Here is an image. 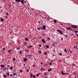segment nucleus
Returning a JSON list of instances; mask_svg holds the SVG:
<instances>
[{"instance_id": "nucleus-1", "label": "nucleus", "mask_w": 78, "mask_h": 78, "mask_svg": "<svg viewBox=\"0 0 78 78\" xmlns=\"http://www.w3.org/2000/svg\"><path fill=\"white\" fill-rule=\"evenodd\" d=\"M16 2H17L19 3V2H21L22 3L23 5L24 3L23 2H24V0H15Z\"/></svg>"}, {"instance_id": "nucleus-2", "label": "nucleus", "mask_w": 78, "mask_h": 78, "mask_svg": "<svg viewBox=\"0 0 78 78\" xmlns=\"http://www.w3.org/2000/svg\"><path fill=\"white\" fill-rule=\"evenodd\" d=\"M71 27L73 28H78V26L76 25H72L71 26Z\"/></svg>"}, {"instance_id": "nucleus-3", "label": "nucleus", "mask_w": 78, "mask_h": 78, "mask_svg": "<svg viewBox=\"0 0 78 78\" xmlns=\"http://www.w3.org/2000/svg\"><path fill=\"white\" fill-rule=\"evenodd\" d=\"M57 31H58L59 33H60L61 34H63V33H62V31L61 30H57Z\"/></svg>"}, {"instance_id": "nucleus-4", "label": "nucleus", "mask_w": 78, "mask_h": 78, "mask_svg": "<svg viewBox=\"0 0 78 78\" xmlns=\"http://www.w3.org/2000/svg\"><path fill=\"white\" fill-rule=\"evenodd\" d=\"M41 28H42L43 30H44L46 29V27L45 25L43 26V27H42Z\"/></svg>"}, {"instance_id": "nucleus-5", "label": "nucleus", "mask_w": 78, "mask_h": 78, "mask_svg": "<svg viewBox=\"0 0 78 78\" xmlns=\"http://www.w3.org/2000/svg\"><path fill=\"white\" fill-rule=\"evenodd\" d=\"M26 57H27V56H29L30 57H31L32 56H33V55H32V54H31L30 55H25Z\"/></svg>"}, {"instance_id": "nucleus-6", "label": "nucleus", "mask_w": 78, "mask_h": 78, "mask_svg": "<svg viewBox=\"0 0 78 78\" xmlns=\"http://www.w3.org/2000/svg\"><path fill=\"white\" fill-rule=\"evenodd\" d=\"M66 29L67 30H72V31H73V30L70 27H69L66 28Z\"/></svg>"}, {"instance_id": "nucleus-7", "label": "nucleus", "mask_w": 78, "mask_h": 78, "mask_svg": "<svg viewBox=\"0 0 78 78\" xmlns=\"http://www.w3.org/2000/svg\"><path fill=\"white\" fill-rule=\"evenodd\" d=\"M40 69H41L40 70L41 72H42V71H43V70H45V69H43V68H41Z\"/></svg>"}, {"instance_id": "nucleus-8", "label": "nucleus", "mask_w": 78, "mask_h": 78, "mask_svg": "<svg viewBox=\"0 0 78 78\" xmlns=\"http://www.w3.org/2000/svg\"><path fill=\"white\" fill-rule=\"evenodd\" d=\"M24 62H26V61H27V58H24Z\"/></svg>"}, {"instance_id": "nucleus-9", "label": "nucleus", "mask_w": 78, "mask_h": 78, "mask_svg": "<svg viewBox=\"0 0 78 78\" xmlns=\"http://www.w3.org/2000/svg\"><path fill=\"white\" fill-rule=\"evenodd\" d=\"M3 77L4 78H6V77H7V76H6V75L5 74H4L3 76Z\"/></svg>"}, {"instance_id": "nucleus-10", "label": "nucleus", "mask_w": 78, "mask_h": 78, "mask_svg": "<svg viewBox=\"0 0 78 78\" xmlns=\"http://www.w3.org/2000/svg\"><path fill=\"white\" fill-rule=\"evenodd\" d=\"M13 76H17V74L16 73H13Z\"/></svg>"}, {"instance_id": "nucleus-11", "label": "nucleus", "mask_w": 78, "mask_h": 78, "mask_svg": "<svg viewBox=\"0 0 78 78\" xmlns=\"http://www.w3.org/2000/svg\"><path fill=\"white\" fill-rule=\"evenodd\" d=\"M1 67H2V68H5V66L3 65H1Z\"/></svg>"}, {"instance_id": "nucleus-12", "label": "nucleus", "mask_w": 78, "mask_h": 78, "mask_svg": "<svg viewBox=\"0 0 78 78\" xmlns=\"http://www.w3.org/2000/svg\"><path fill=\"white\" fill-rule=\"evenodd\" d=\"M42 41L43 43H45V40H44V39H42Z\"/></svg>"}, {"instance_id": "nucleus-13", "label": "nucleus", "mask_w": 78, "mask_h": 78, "mask_svg": "<svg viewBox=\"0 0 78 78\" xmlns=\"http://www.w3.org/2000/svg\"><path fill=\"white\" fill-rule=\"evenodd\" d=\"M51 69H52V68H50V69H48V72H50L51 70Z\"/></svg>"}, {"instance_id": "nucleus-14", "label": "nucleus", "mask_w": 78, "mask_h": 78, "mask_svg": "<svg viewBox=\"0 0 78 78\" xmlns=\"http://www.w3.org/2000/svg\"><path fill=\"white\" fill-rule=\"evenodd\" d=\"M45 47H46L47 48H49V46L48 45H46Z\"/></svg>"}, {"instance_id": "nucleus-15", "label": "nucleus", "mask_w": 78, "mask_h": 78, "mask_svg": "<svg viewBox=\"0 0 78 78\" xmlns=\"http://www.w3.org/2000/svg\"><path fill=\"white\" fill-rule=\"evenodd\" d=\"M1 22H3V21H4V19L3 18L1 19Z\"/></svg>"}, {"instance_id": "nucleus-16", "label": "nucleus", "mask_w": 78, "mask_h": 78, "mask_svg": "<svg viewBox=\"0 0 78 78\" xmlns=\"http://www.w3.org/2000/svg\"><path fill=\"white\" fill-rule=\"evenodd\" d=\"M24 39L26 40V41H28V39L27 38H25Z\"/></svg>"}, {"instance_id": "nucleus-17", "label": "nucleus", "mask_w": 78, "mask_h": 78, "mask_svg": "<svg viewBox=\"0 0 78 78\" xmlns=\"http://www.w3.org/2000/svg\"><path fill=\"white\" fill-rule=\"evenodd\" d=\"M68 75V73H63V75Z\"/></svg>"}, {"instance_id": "nucleus-18", "label": "nucleus", "mask_w": 78, "mask_h": 78, "mask_svg": "<svg viewBox=\"0 0 78 78\" xmlns=\"http://www.w3.org/2000/svg\"><path fill=\"white\" fill-rule=\"evenodd\" d=\"M76 33H78V31L77 30H75L74 31Z\"/></svg>"}, {"instance_id": "nucleus-19", "label": "nucleus", "mask_w": 78, "mask_h": 78, "mask_svg": "<svg viewBox=\"0 0 78 78\" xmlns=\"http://www.w3.org/2000/svg\"><path fill=\"white\" fill-rule=\"evenodd\" d=\"M39 75H40V73H38V74H37V75H36V76H37V77H38Z\"/></svg>"}, {"instance_id": "nucleus-20", "label": "nucleus", "mask_w": 78, "mask_h": 78, "mask_svg": "<svg viewBox=\"0 0 78 78\" xmlns=\"http://www.w3.org/2000/svg\"><path fill=\"white\" fill-rule=\"evenodd\" d=\"M61 73H62V75H63V74H64V72L63 71H62L61 72Z\"/></svg>"}, {"instance_id": "nucleus-21", "label": "nucleus", "mask_w": 78, "mask_h": 78, "mask_svg": "<svg viewBox=\"0 0 78 78\" xmlns=\"http://www.w3.org/2000/svg\"><path fill=\"white\" fill-rule=\"evenodd\" d=\"M6 14L7 16H9V13H8V12H7L6 13Z\"/></svg>"}, {"instance_id": "nucleus-22", "label": "nucleus", "mask_w": 78, "mask_h": 78, "mask_svg": "<svg viewBox=\"0 0 78 78\" xmlns=\"http://www.w3.org/2000/svg\"><path fill=\"white\" fill-rule=\"evenodd\" d=\"M31 47H32V45H31L30 46L28 47L27 48H31Z\"/></svg>"}, {"instance_id": "nucleus-23", "label": "nucleus", "mask_w": 78, "mask_h": 78, "mask_svg": "<svg viewBox=\"0 0 78 78\" xmlns=\"http://www.w3.org/2000/svg\"><path fill=\"white\" fill-rule=\"evenodd\" d=\"M37 30H41V28L39 27H37Z\"/></svg>"}, {"instance_id": "nucleus-24", "label": "nucleus", "mask_w": 78, "mask_h": 78, "mask_svg": "<svg viewBox=\"0 0 78 78\" xmlns=\"http://www.w3.org/2000/svg\"><path fill=\"white\" fill-rule=\"evenodd\" d=\"M54 22L55 23H56V20H55Z\"/></svg>"}, {"instance_id": "nucleus-25", "label": "nucleus", "mask_w": 78, "mask_h": 78, "mask_svg": "<svg viewBox=\"0 0 78 78\" xmlns=\"http://www.w3.org/2000/svg\"><path fill=\"white\" fill-rule=\"evenodd\" d=\"M8 76H9V73H7Z\"/></svg>"}, {"instance_id": "nucleus-26", "label": "nucleus", "mask_w": 78, "mask_h": 78, "mask_svg": "<svg viewBox=\"0 0 78 78\" xmlns=\"http://www.w3.org/2000/svg\"><path fill=\"white\" fill-rule=\"evenodd\" d=\"M52 45L54 46V47H55V43H54L53 44H52Z\"/></svg>"}, {"instance_id": "nucleus-27", "label": "nucleus", "mask_w": 78, "mask_h": 78, "mask_svg": "<svg viewBox=\"0 0 78 78\" xmlns=\"http://www.w3.org/2000/svg\"><path fill=\"white\" fill-rule=\"evenodd\" d=\"M64 51L65 52H67V50H66V49H65L64 50Z\"/></svg>"}, {"instance_id": "nucleus-28", "label": "nucleus", "mask_w": 78, "mask_h": 78, "mask_svg": "<svg viewBox=\"0 0 78 78\" xmlns=\"http://www.w3.org/2000/svg\"><path fill=\"white\" fill-rule=\"evenodd\" d=\"M41 51H39L38 52V53H40V54H41Z\"/></svg>"}, {"instance_id": "nucleus-29", "label": "nucleus", "mask_w": 78, "mask_h": 78, "mask_svg": "<svg viewBox=\"0 0 78 78\" xmlns=\"http://www.w3.org/2000/svg\"><path fill=\"white\" fill-rule=\"evenodd\" d=\"M72 64V66H75V67L76 66V65L75 64H74L73 63Z\"/></svg>"}, {"instance_id": "nucleus-30", "label": "nucleus", "mask_w": 78, "mask_h": 78, "mask_svg": "<svg viewBox=\"0 0 78 78\" xmlns=\"http://www.w3.org/2000/svg\"><path fill=\"white\" fill-rule=\"evenodd\" d=\"M20 47H18L16 48V50H19V49H20Z\"/></svg>"}, {"instance_id": "nucleus-31", "label": "nucleus", "mask_w": 78, "mask_h": 78, "mask_svg": "<svg viewBox=\"0 0 78 78\" xmlns=\"http://www.w3.org/2000/svg\"><path fill=\"white\" fill-rule=\"evenodd\" d=\"M12 68H13V66H12V67L10 68V69L11 70H12Z\"/></svg>"}, {"instance_id": "nucleus-32", "label": "nucleus", "mask_w": 78, "mask_h": 78, "mask_svg": "<svg viewBox=\"0 0 78 78\" xmlns=\"http://www.w3.org/2000/svg\"><path fill=\"white\" fill-rule=\"evenodd\" d=\"M13 60V61H16V58H14Z\"/></svg>"}, {"instance_id": "nucleus-33", "label": "nucleus", "mask_w": 78, "mask_h": 78, "mask_svg": "<svg viewBox=\"0 0 78 78\" xmlns=\"http://www.w3.org/2000/svg\"><path fill=\"white\" fill-rule=\"evenodd\" d=\"M22 51H20V54H22Z\"/></svg>"}, {"instance_id": "nucleus-34", "label": "nucleus", "mask_w": 78, "mask_h": 78, "mask_svg": "<svg viewBox=\"0 0 78 78\" xmlns=\"http://www.w3.org/2000/svg\"><path fill=\"white\" fill-rule=\"evenodd\" d=\"M47 19L48 20H49L50 19V17H49V16L47 17Z\"/></svg>"}, {"instance_id": "nucleus-35", "label": "nucleus", "mask_w": 78, "mask_h": 78, "mask_svg": "<svg viewBox=\"0 0 78 78\" xmlns=\"http://www.w3.org/2000/svg\"><path fill=\"white\" fill-rule=\"evenodd\" d=\"M47 52H45L44 53V55H47Z\"/></svg>"}, {"instance_id": "nucleus-36", "label": "nucleus", "mask_w": 78, "mask_h": 78, "mask_svg": "<svg viewBox=\"0 0 78 78\" xmlns=\"http://www.w3.org/2000/svg\"><path fill=\"white\" fill-rule=\"evenodd\" d=\"M5 17L6 18V19H8V17L7 16H5Z\"/></svg>"}, {"instance_id": "nucleus-37", "label": "nucleus", "mask_w": 78, "mask_h": 78, "mask_svg": "<svg viewBox=\"0 0 78 78\" xmlns=\"http://www.w3.org/2000/svg\"><path fill=\"white\" fill-rule=\"evenodd\" d=\"M47 40H50V38H49V37H48Z\"/></svg>"}, {"instance_id": "nucleus-38", "label": "nucleus", "mask_w": 78, "mask_h": 78, "mask_svg": "<svg viewBox=\"0 0 78 78\" xmlns=\"http://www.w3.org/2000/svg\"><path fill=\"white\" fill-rule=\"evenodd\" d=\"M11 50H9L8 51V52L9 53H10V52H11Z\"/></svg>"}, {"instance_id": "nucleus-39", "label": "nucleus", "mask_w": 78, "mask_h": 78, "mask_svg": "<svg viewBox=\"0 0 78 78\" xmlns=\"http://www.w3.org/2000/svg\"><path fill=\"white\" fill-rule=\"evenodd\" d=\"M49 64H50V66H52V64H51V62H50Z\"/></svg>"}, {"instance_id": "nucleus-40", "label": "nucleus", "mask_w": 78, "mask_h": 78, "mask_svg": "<svg viewBox=\"0 0 78 78\" xmlns=\"http://www.w3.org/2000/svg\"><path fill=\"white\" fill-rule=\"evenodd\" d=\"M38 17H39V18H42V16H41L40 15L39 16H38Z\"/></svg>"}, {"instance_id": "nucleus-41", "label": "nucleus", "mask_w": 78, "mask_h": 78, "mask_svg": "<svg viewBox=\"0 0 78 78\" xmlns=\"http://www.w3.org/2000/svg\"><path fill=\"white\" fill-rule=\"evenodd\" d=\"M32 76L34 77V78H36V77H35V75H33Z\"/></svg>"}, {"instance_id": "nucleus-42", "label": "nucleus", "mask_w": 78, "mask_h": 78, "mask_svg": "<svg viewBox=\"0 0 78 78\" xmlns=\"http://www.w3.org/2000/svg\"><path fill=\"white\" fill-rule=\"evenodd\" d=\"M73 37H74V38H76V37H75V36L74 35V34H73Z\"/></svg>"}, {"instance_id": "nucleus-43", "label": "nucleus", "mask_w": 78, "mask_h": 78, "mask_svg": "<svg viewBox=\"0 0 78 78\" xmlns=\"http://www.w3.org/2000/svg\"><path fill=\"white\" fill-rule=\"evenodd\" d=\"M22 72H23L22 70H20V72H21V73H22Z\"/></svg>"}, {"instance_id": "nucleus-44", "label": "nucleus", "mask_w": 78, "mask_h": 78, "mask_svg": "<svg viewBox=\"0 0 78 78\" xmlns=\"http://www.w3.org/2000/svg\"><path fill=\"white\" fill-rule=\"evenodd\" d=\"M24 44H25L26 45H27V42H26V41L25 42Z\"/></svg>"}, {"instance_id": "nucleus-45", "label": "nucleus", "mask_w": 78, "mask_h": 78, "mask_svg": "<svg viewBox=\"0 0 78 78\" xmlns=\"http://www.w3.org/2000/svg\"><path fill=\"white\" fill-rule=\"evenodd\" d=\"M5 69H6V68H4L3 69V70H4V71H5Z\"/></svg>"}, {"instance_id": "nucleus-46", "label": "nucleus", "mask_w": 78, "mask_h": 78, "mask_svg": "<svg viewBox=\"0 0 78 78\" xmlns=\"http://www.w3.org/2000/svg\"><path fill=\"white\" fill-rule=\"evenodd\" d=\"M10 76H13V75H12V74H11L10 75Z\"/></svg>"}, {"instance_id": "nucleus-47", "label": "nucleus", "mask_w": 78, "mask_h": 78, "mask_svg": "<svg viewBox=\"0 0 78 78\" xmlns=\"http://www.w3.org/2000/svg\"><path fill=\"white\" fill-rule=\"evenodd\" d=\"M61 41H63V38H61Z\"/></svg>"}, {"instance_id": "nucleus-48", "label": "nucleus", "mask_w": 78, "mask_h": 78, "mask_svg": "<svg viewBox=\"0 0 78 78\" xmlns=\"http://www.w3.org/2000/svg\"><path fill=\"white\" fill-rule=\"evenodd\" d=\"M40 28V30H43L42 29V27H41Z\"/></svg>"}, {"instance_id": "nucleus-49", "label": "nucleus", "mask_w": 78, "mask_h": 78, "mask_svg": "<svg viewBox=\"0 0 78 78\" xmlns=\"http://www.w3.org/2000/svg\"><path fill=\"white\" fill-rule=\"evenodd\" d=\"M59 54L60 55H62V54L61 53H60Z\"/></svg>"}, {"instance_id": "nucleus-50", "label": "nucleus", "mask_w": 78, "mask_h": 78, "mask_svg": "<svg viewBox=\"0 0 78 78\" xmlns=\"http://www.w3.org/2000/svg\"><path fill=\"white\" fill-rule=\"evenodd\" d=\"M27 72H29V70H28V69H27Z\"/></svg>"}, {"instance_id": "nucleus-51", "label": "nucleus", "mask_w": 78, "mask_h": 78, "mask_svg": "<svg viewBox=\"0 0 78 78\" xmlns=\"http://www.w3.org/2000/svg\"><path fill=\"white\" fill-rule=\"evenodd\" d=\"M39 47H42V45H41V44H40L39 45Z\"/></svg>"}, {"instance_id": "nucleus-52", "label": "nucleus", "mask_w": 78, "mask_h": 78, "mask_svg": "<svg viewBox=\"0 0 78 78\" xmlns=\"http://www.w3.org/2000/svg\"><path fill=\"white\" fill-rule=\"evenodd\" d=\"M44 73V75H45V76L47 75V74L44 73Z\"/></svg>"}, {"instance_id": "nucleus-53", "label": "nucleus", "mask_w": 78, "mask_h": 78, "mask_svg": "<svg viewBox=\"0 0 78 78\" xmlns=\"http://www.w3.org/2000/svg\"><path fill=\"white\" fill-rule=\"evenodd\" d=\"M36 65H35V64H34L33 65V67H35Z\"/></svg>"}, {"instance_id": "nucleus-54", "label": "nucleus", "mask_w": 78, "mask_h": 78, "mask_svg": "<svg viewBox=\"0 0 78 78\" xmlns=\"http://www.w3.org/2000/svg\"><path fill=\"white\" fill-rule=\"evenodd\" d=\"M45 65V66H48V64H47L45 63L44 64Z\"/></svg>"}, {"instance_id": "nucleus-55", "label": "nucleus", "mask_w": 78, "mask_h": 78, "mask_svg": "<svg viewBox=\"0 0 78 78\" xmlns=\"http://www.w3.org/2000/svg\"><path fill=\"white\" fill-rule=\"evenodd\" d=\"M33 74H30V76H33Z\"/></svg>"}, {"instance_id": "nucleus-56", "label": "nucleus", "mask_w": 78, "mask_h": 78, "mask_svg": "<svg viewBox=\"0 0 78 78\" xmlns=\"http://www.w3.org/2000/svg\"><path fill=\"white\" fill-rule=\"evenodd\" d=\"M5 49H6L5 48H3V50H5Z\"/></svg>"}, {"instance_id": "nucleus-57", "label": "nucleus", "mask_w": 78, "mask_h": 78, "mask_svg": "<svg viewBox=\"0 0 78 78\" xmlns=\"http://www.w3.org/2000/svg\"><path fill=\"white\" fill-rule=\"evenodd\" d=\"M45 76V78H48V76Z\"/></svg>"}, {"instance_id": "nucleus-58", "label": "nucleus", "mask_w": 78, "mask_h": 78, "mask_svg": "<svg viewBox=\"0 0 78 78\" xmlns=\"http://www.w3.org/2000/svg\"><path fill=\"white\" fill-rule=\"evenodd\" d=\"M60 25H62V26L63 25L62 23H60Z\"/></svg>"}, {"instance_id": "nucleus-59", "label": "nucleus", "mask_w": 78, "mask_h": 78, "mask_svg": "<svg viewBox=\"0 0 78 78\" xmlns=\"http://www.w3.org/2000/svg\"><path fill=\"white\" fill-rule=\"evenodd\" d=\"M74 74H75V75H76V73L74 72Z\"/></svg>"}, {"instance_id": "nucleus-60", "label": "nucleus", "mask_w": 78, "mask_h": 78, "mask_svg": "<svg viewBox=\"0 0 78 78\" xmlns=\"http://www.w3.org/2000/svg\"><path fill=\"white\" fill-rule=\"evenodd\" d=\"M66 37H68V35H66Z\"/></svg>"}, {"instance_id": "nucleus-61", "label": "nucleus", "mask_w": 78, "mask_h": 78, "mask_svg": "<svg viewBox=\"0 0 78 78\" xmlns=\"http://www.w3.org/2000/svg\"><path fill=\"white\" fill-rule=\"evenodd\" d=\"M43 36H45V34H43Z\"/></svg>"}, {"instance_id": "nucleus-62", "label": "nucleus", "mask_w": 78, "mask_h": 78, "mask_svg": "<svg viewBox=\"0 0 78 78\" xmlns=\"http://www.w3.org/2000/svg\"><path fill=\"white\" fill-rule=\"evenodd\" d=\"M11 6V4H10L9 6V8H10Z\"/></svg>"}, {"instance_id": "nucleus-63", "label": "nucleus", "mask_w": 78, "mask_h": 78, "mask_svg": "<svg viewBox=\"0 0 78 78\" xmlns=\"http://www.w3.org/2000/svg\"><path fill=\"white\" fill-rule=\"evenodd\" d=\"M38 23H41V21H39L38 22Z\"/></svg>"}, {"instance_id": "nucleus-64", "label": "nucleus", "mask_w": 78, "mask_h": 78, "mask_svg": "<svg viewBox=\"0 0 78 78\" xmlns=\"http://www.w3.org/2000/svg\"><path fill=\"white\" fill-rule=\"evenodd\" d=\"M26 51H27V52H29V51L28 50H27Z\"/></svg>"}]
</instances>
